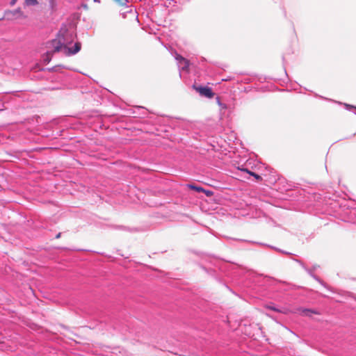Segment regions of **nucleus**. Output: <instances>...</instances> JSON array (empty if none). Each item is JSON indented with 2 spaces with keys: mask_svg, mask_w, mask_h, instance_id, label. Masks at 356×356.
<instances>
[{
  "mask_svg": "<svg viewBox=\"0 0 356 356\" xmlns=\"http://www.w3.org/2000/svg\"><path fill=\"white\" fill-rule=\"evenodd\" d=\"M313 276V277L318 282H319L322 285H324V284L323 283V282H321L318 277H316V276L312 275Z\"/></svg>",
  "mask_w": 356,
  "mask_h": 356,
  "instance_id": "ddd939ff",
  "label": "nucleus"
},
{
  "mask_svg": "<svg viewBox=\"0 0 356 356\" xmlns=\"http://www.w3.org/2000/svg\"><path fill=\"white\" fill-rule=\"evenodd\" d=\"M17 1V0H11L10 3L11 6H13L16 3Z\"/></svg>",
  "mask_w": 356,
  "mask_h": 356,
  "instance_id": "4468645a",
  "label": "nucleus"
},
{
  "mask_svg": "<svg viewBox=\"0 0 356 356\" xmlns=\"http://www.w3.org/2000/svg\"><path fill=\"white\" fill-rule=\"evenodd\" d=\"M22 17H24V14L20 8L16 9L15 10H8L5 13V17L10 20Z\"/></svg>",
  "mask_w": 356,
  "mask_h": 356,
  "instance_id": "f03ea898",
  "label": "nucleus"
},
{
  "mask_svg": "<svg viewBox=\"0 0 356 356\" xmlns=\"http://www.w3.org/2000/svg\"><path fill=\"white\" fill-rule=\"evenodd\" d=\"M297 311L301 315L306 316H311L312 314H316L315 311L309 309L298 308Z\"/></svg>",
  "mask_w": 356,
  "mask_h": 356,
  "instance_id": "20e7f679",
  "label": "nucleus"
},
{
  "mask_svg": "<svg viewBox=\"0 0 356 356\" xmlns=\"http://www.w3.org/2000/svg\"><path fill=\"white\" fill-rule=\"evenodd\" d=\"M74 35L73 33L65 31L63 33L59 32L56 39L52 40L49 43V48H51L52 51H48L44 55L43 60L46 63H49L51 59L53 53L63 51L66 56L74 55L81 50V44L79 42H76L73 48L67 46L74 40Z\"/></svg>",
  "mask_w": 356,
  "mask_h": 356,
  "instance_id": "f257e3e1",
  "label": "nucleus"
},
{
  "mask_svg": "<svg viewBox=\"0 0 356 356\" xmlns=\"http://www.w3.org/2000/svg\"><path fill=\"white\" fill-rule=\"evenodd\" d=\"M218 104H219V106H220L222 108H226L227 106L225 104H222L219 99H218Z\"/></svg>",
  "mask_w": 356,
  "mask_h": 356,
  "instance_id": "f8f14e48",
  "label": "nucleus"
},
{
  "mask_svg": "<svg viewBox=\"0 0 356 356\" xmlns=\"http://www.w3.org/2000/svg\"><path fill=\"white\" fill-rule=\"evenodd\" d=\"M176 59L177 60H179V61H182L184 63V65L182 66V70H186L188 68V61L187 60H186L184 58H183L182 56L178 55L177 57H176Z\"/></svg>",
  "mask_w": 356,
  "mask_h": 356,
  "instance_id": "423d86ee",
  "label": "nucleus"
},
{
  "mask_svg": "<svg viewBox=\"0 0 356 356\" xmlns=\"http://www.w3.org/2000/svg\"><path fill=\"white\" fill-rule=\"evenodd\" d=\"M344 106H346V108L348 110H350L351 108H355L356 110V106H352V105H350V104H344Z\"/></svg>",
  "mask_w": 356,
  "mask_h": 356,
  "instance_id": "9b49d317",
  "label": "nucleus"
},
{
  "mask_svg": "<svg viewBox=\"0 0 356 356\" xmlns=\"http://www.w3.org/2000/svg\"><path fill=\"white\" fill-rule=\"evenodd\" d=\"M195 88L202 96L207 98H212L214 96L213 92L209 87L199 86L195 87Z\"/></svg>",
  "mask_w": 356,
  "mask_h": 356,
  "instance_id": "7ed1b4c3",
  "label": "nucleus"
},
{
  "mask_svg": "<svg viewBox=\"0 0 356 356\" xmlns=\"http://www.w3.org/2000/svg\"><path fill=\"white\" fill-rule=\"evenodd\" d=\"M266 307L268 309H270V310H273V311H275V312H277L279 313H282V314H287L288 311H289L286 308L279 309L272 305H268L266 306Z\"/></svg>",
  "mask_w": 356,
  "mask_h": 356,
  "instance_id": "39448f33",
  "label": "nucleus"
},
{
  "mask_svg": "<svg viewBox=\"0 0 356 356\" xmlns=\"http://www.w3.org/2000/svg\"><path fill=\"white\" fill-rule=\"evenodd\" d=\"M242 170L247 172H248V173H249L250 175H252V176H253L254 177H255L257 179H261V177H260L259 175L256 174L255 172H250V171H249L248 169H243Z\"/></svg>",
  "mask_w": 356,
  "mask_h": 356,
  "instance_id": "1a4fd4ad",
  "label": "nucleus"
},
{
  "mask_svg": "<svg viewBox=\"0 0 356 356\" xmlns=\"http://www.w3.org/2000/svg\"><path fill=\"white\" fill-rule=\"evenodd\" d=\"M189 187L192 189H194L196 191H204V189L202 187L194 186V185H189Z\"/></svg>",
  "mask_w": 356,
  "mask_h": 356,
  "instance_id": "9d476101",
  "label": "nucleus"
},
{
  "mask_svg": "<svg viewBox=\"0 0 356 356\" xmlns=\"http://www.w3.org/2000/svg\"><path fill=\"white\" fill-rule=\"evenodd\" d=\"M25 4L26 6H36L38 4V0H25Z\"/></svg>",
  "mask_w": 356,
  "mask_h": 356,
  "instance_id": "0eeeda50",
  "label": "nucleus"
},
{
  "mask_svg": "<svg viewBox=\"0 0 356 356\" xmlns=\"http://www.w3.org/2000/svg\"><path fill=\"white\" fill-rule=\"evenodd\" d=\"M95 2H99V0H94Z\"/></svg>",
  "mask_w": 356,
  "mask_h": 356,
  "instance_id": "dca6fc26",
  "label": "nucleus"
},
{
  "mask_svg": "<svg viewBox=\"0 0 356 356\" xmlns=\"http://www.w3.org/2000/svg\"><path fill=\"white\" fill-rule=\"evenodd\" d=\"M60 234H61L60 233H58V234L56 235V238H60Z\"/></svg>",
  "mask_w": 356,
  "mask_h": 356,
  "instance_id": "2eb2a0df",
  "label": "nucleus"
},
{
  "mask_svg": "<svg viewBox=\"0 0 356 356\" xmlns=\"http://www.w3.org/2000/svg\"><path fill=\"white\" fill-rule=\"evenodd\" d=\"M118 4L122 6H127L128 0H114Z\"/></svg>",
  "mask_w": 356,
  "mask_h": 356,
  "instance_id": "6e6552de",
  "label": "nucleus"
}]
</instances>
